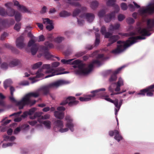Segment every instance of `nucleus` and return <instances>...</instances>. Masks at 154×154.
<instances>
[{
    "label": "nucleus",
    "instance_id": "1",
    "mask_svg": "<svg viewBox=\"0 0 154 154\" xmlns=\"http://www.w3.org/2000/svg\"><path fill=\"white\" fill-rule=\"evenodd\" d=\"M154 28V18L149 19L147 21V27L142 28L138 27L136 28V31L130 33L131 35L128 39L126 42L119 41L117 42V48L112 51V52L115 54L120 53L126 50L128 47L137 42L138 40L144 39L145 36H149L151 33L149 32Z\"/></svg>",
    "mask_w": 154,
    "mask_h": 154
},
{
    "label": "nucleus",
    "instance_id": "2",
    "mask_svg": "<svg viewBox=\"0 0 154 154\" xmlns=\"http://www.w3.org/2000/svg\"><path fill=\"white\" fill-rule=\"evenodd\" d=\"M105 59L103 54H99L97 57L96 59L93 60L89 64L81 63L79 60H75L71 63L73 59L68 60L63 59L61 60V61L63 64L73 65L72 67L74 68V72L76 74L79 75H85L88 74L92 71L94 65L99 66L102 65Z\"/></svg>",
    "mask_w": 154,
    "mask_h": 154
},
{
    "label": "nucleus",
    "instance_id": "3",
    "mask_svg": "<svg viewBox=\"0 0 154 154\" xmlns=\"http://www.w3.org/2000/svg\"><path fill=\"white\" fill-rule=\"evenodd\" d=\"M60 63L59 62H55L52 63L51 65L50 64H45L43 65L42 68L39 69L36 73L32 72L31 70L29 71V74L34 75L36 74V76L29 78L30 80L31 83H34L38 81L37 78L42 77L44 75V73L48 75L45 77V78H48L55 75H61L67 73V72H59L57 71V70L54 68H56L59 66Z\"/></svg>",
    "mask_w": 154,
    "mask_h": 154
},
{
    "label": "nucleus",
    "instance_id": "4",
    "mask_svg": "<svg viewBox=\"0 0 154 154\" xmlns=\"http://www.w3.org/2000/svg\"><path fill=\"white\" fill-rule=\"evenodd\" d=\"M106 90V89L105 88H103L92 91H91V93L92 95H87L83 97H80L79 100L81 101H88L91 100V98L94 97L98 96V97L104 99L107 101L114 104L115 107V114L117 116L122 105L123 100H121L119 102V100L117 99H115L114 100H112L108 96L105 95L106 93L103 92L105 91Z\"/></svg>",
    "mask_w": 154,
    "mask_h": 154
},
{
    "label": "nucleus",
    "instance_id": "5",
    "mask_svg": "<svg viewBox=\"0 0 154 154\" xmlns=\"http://www.w3.org/2000/svg\"><path fill=\"white\" fill-rule=\"evenodd\" d=\"M66 121L65 125L63 121L58 120L54 123V129L56 131L61 133H65L68 131L69 129L72 132L74 131V124L73 122V119L69 116H67L65 118Z\"/></svg>",
    "mask_w": 154,
    "mask_h": 154
},
{
    "label": "nucleus",
    "instance_id": "6",
    "mask_svg": "<svg viewBox=\"0 0 154 154\" xmlns=\"http://www.w3.org/2000/svg\"><path fill=\"white\" fill-rule=\"evenodd\" d=\"M41 95V91L39 89L35 92L29 93L25 95L19 101H17L13 97L11 98L15 102L17 103L19 109H23L26 105L32 106L35 103L36 101L31 100V98L32 97H36Z\"/></svg>",
    "mask_w": 154,
    "mask_h": 154
},
{
    "label": "nucleus",
    "instance_id": "7",
    "mask_svg": "<svg viewBox=\"0 0 154 154\" xmlns=\"http://www.w3.org/2000/svg\"><path fill=\"white\" fill-rule=\"evenodd\" d=\"M68 83V82L65 80H59L42 87L39 90L41 91V94L43 93L45 94H47L49 93L50 88H57L59 86Z\"/></svg>",
    "mask_w": 154,
    "mask_h": 154
},
{
    "label": "nucleus",
    "instance_id": "8",
    "mask_svg": "<svg viewBox=\"0 0 154 154\" xmlns=\"http://www.w3.org/2000/svg\"><path fill=\"white\" fill-rule=\"evenodd\" d=\"M28 36L31 39L28 42V47H31V52L32 55H34L36 53L38 48V46L35 43L37 40V38L34 37L30 32L28 33Z\"/></svg>",
    "mask_w": 154,
    "mask_h": 154
},
{
    "label": "nucleus",
    "instance_id": "9",
    "mask_svg": "<svg viewBox=\"0 0 154 154\" xmlns=\"http://www.w3.org/2000/svg\"><path fill=\"white\" fill-rule=\"evenodd\" d=\"M80 18H77L78 22L79 25L80 26H82L84 23V21L81 19H86L88 21L89 23L92 22L94 18V16L92 13H86L80 16Z\"/></svg>",
    "mask_w": 154,
    "mask_h": 154
},
{
    "label": "nucleus",
    "instance_id": "10",
    "mask_svg": "<svg viewBox=\"0 0 154 154\" xmlns=\"http://www.w3.org/2000/svg\"><path fill=\"white\" fill-rule=\"evenodd\" d=\"M78 101L75 100L74 97L69 96L66 99L60 103L61 105H64L67 103H68L69 106H72L77 104Z\"/></svg>",
    "mask_w": 154,
    "mask_h": 154
},
{
    "label": "nucleus",
    "instance_id": "11",
    "mask_svg": "<svg viewBox=\"0 0 154 154\" xmlns=\"http://www.w3.org/2000/svg\"><path fill=\"white\" fill-rule=\"evenodd\" d=\"M57 111L54 112V116L58 119H63L64 116L63 111L65 110V108L63 106H60L57 107Z\"/></svg>",
    "mask_w": 154,
    "mask_h": 154
},
{
    "label": "nucleus",
    "instance_id": "12",
    "mask_svg": "<svg viewBox=\"0 0 154 154\" xmlns=\"http://www.w3.org/2000/svg\"><path fill=\"white\" fill-rule=\"evenodd\" d=\"M154 12V3L150 2L146 6H144V17L148 14Z\"/></svg>",
    "mask_w": 154,
    "mask_h": 154
},
{
    "label": "nucleus",
    "instance_id": "13",
    "mask_svg": "<svg viewBox=\"0 0 154 154\" xmlns=\"http://www.w3.org/2000/svg\"><path fill=\"white\" fill-rule=\"evenodd\" d=\"M3 137L4 140L9 141L10 142L3 143L2 145V147L3 148H5L7 147L11 146L15 144V143L13 142L15 139V137L14 136L10 137L9 136L5 135L3 136Z\"/></svg>",
    "mask_w": 154,
    "mask_h": 154
},
{
    "label": "nucleus",
    "instance_id": "14",
    "mask_svg": "<svg viewBox=\"0 0 154 154\" xmlns=\"http://www.w3.org/2000/svg\"><path fill=\"white\" fill-rule=\"evenodd\" d=\"M16 43L17 47L20 49H22L24 47L25 44L24 43L23 34L21 35L17 39Z\"/></svg>",
    "mask_w": 154,
    "mask_h": 154
},
{
    "label": "nucleus",
    "instance_id": "15",
    "mask_svg": "<svg viewBox=\"0 0 154 154\" xmlns=\"http://www.w3.org/2000/svg\"><path fill=\"white\" fill-rule=\"evenodd\" d=\"M109 134L111 136H113L114 135V139L118 142H119L122 139L119 131L118 130H115L114 131H109Z\"/></svg>",
    "mask_w": 154,
    "mask_h": 154
},
{
    "label": "nucleus",
    "instance_id": "16",
    "mask_svg": "<svg viewBox=\"0 0 154 154\" xmlns=\"http://www.w3.org/2000/svg\"><path fill=\"white\" fill-rule=\"evenodd\" d=\"M154 85H152L146 88L141 90L139 93H137V95H140L142 96H144L145 94L148 91L154 92Z\"/></svg>",
    "mask_w": 154,
    "mask_h": 154
},
{
    "label": "nucleus",
    "instance_id": "17",
    "mask_svg": "<svg viewBox=\"0 0 154 154\" xmlns=\"http://www.w3.org/2000/svg\"><path fill=\"white\" fill-rule=\"evenodd\" d=\"M10 11L12 13H7L6 12L5 9L3 8H0V15L3 17L9 16L12 17L14 15L15 11L14 9H11Z\"/></svg>",
    "mask_w": 154,
    "mask_h": 154
},
{
    "label": "nucleus",
    "instance_id": "18",
    "mask_svg": "<svg viewBox=\"0 0 154 154\" xmlns=\"http://www.w3.org/2000/svg\"><path fill=\"white\" fill-rule=\"evenodd\" d=\"M120 37L118 35H111L109 36V42L107 46H110L111 44L116 42L118 40Z\"/></svg>",
    "mask_w": 154,
    "mask_h": 154
},
{
    "label": "nucleus",
    "instance_id": "19",
    "mask_svg": "<svg viewBox=\"0 0 154 154\" xmlns=\"http://www.w3.org/2000/svg\"><path fill=\"white\" fill-rule=\"evenodd\" d=\"M115 18V12H111L110 13L105 15L104 20L106 23L109 22L112 19Z\"/></svg>",
    "mask_w": 154,
    "mask_h": 154
},
{
    "label": "nucleus",
    "instance_id": "20",
    "mask_svg": "<svg viewBox=\"0 0 154 154\" xmlns=\"http://www.w3.org/2000/svg\"><path fill=\"white\" fill-rule=\"evenodd\" d=\"M38 122L41 124H43L48 129H50L51 127V122L48 120H42L40 119L38 120Z\"/></svg>",
    "mask_w": 154,
    "mask_h": 154
},
{
    "label": "nucleus",
    "instance_id": "21",
    "mask_svg": "<svg viewBox=\"0 0 154 154\" xmlns=\"http://www.w3.org/2000/svg\"><path fill=\"white\" fill-rule=\"evenodd\" d=\"M37 109L34 107L29 110L28 111H26L24 112L21 117L23 118L26 117L28 115H32L35 112L36 110Z\"/></svg>",
    "mask_w": 154,
    "mask_h": 154
},
{
    "label": "nucleus",
    "instance_id": "22",
    "mask_svg": "<svg viewBox=\"0 0 154 154\" xmlns=\"http://www.w3.org/2000/svg\"><path fill=\"white\" fill-rule=\"evenodd\" d=\"M45 46L41 45L40 47L42 51H48V48H52L54 47L53 44L48 41L45 42Z\"/></svg>",
    "mask_w": 154,
    "mask_h": 154
},
{
    "label": "nucleus",
    "instance_id": "23",
    "mask_svg": "<svg viewBox=\"0 0 154 154\" xmlns=\"http://www.w3.org/2000/svg\"><path fill=\"white\" fill-rule=\"evenodd\" d=\"M116 86L115 89V91H119L120 90V87L124 85V81L121 77H119L117 82L116 83Z\"/></svg>",
    "mask_w": 154,
    "mask_h": 154
},
{
    "label": "nucleus",
    "instance_id": "24",
    "mask_svg": "<svg viewBox=\"0 0 154 154\" xmlns=\"http://www.w3.org/2000/svg\"><path fill=\"white\" fill-rule=\"evenodd\" d=\"M116 83H113L112 84L108 87V91L109 92H111V95H113L115 94H121V92H114V91H115V86Z\"/></svg>",
    "mask_w": 154,
    "mask_h": 154
},
{
    "label": "nucleus",
    "instance_id": "25",
    "mask_svg": "<svg viewBox=\"0 0 154 154\" xmlns=\"http://www.w3.org/2000/svg\"><path fill=\"white\" fill-rule=\"evenodd\" d=\"M100 32L102 35H104V37L106 38H109V36L111 35V33L106 32V28L104 26H103L101 27Z\"/></svg>",
    "mask_w": 154,
    "mask_h": 154
},
{
    "label": "nucleus",
    "instance_id": "26",
    "mask_svg": "<svg viewBox=\"0 0 154 154\" xmlns=\"http://www.w3.org/2000/svg\"><path fill=\"white\" fill-rule=\"evenodd\" d=\"M80 0H67V3L70 5L75 7H81V5L79 3L77 2Z\"/></svg>",
    "mask_w": 154,
    "mask_h": 154
},
{
    "label": "nucleus",
    "instance_id": "27",
    "mask_svg": "<svg viewBox=\"0 0 154 154\" xmlns=\"http://www.w3.org/2000/svg\"><path fill=\"white\" fill-rule=\"evenodd\" d=\"M20 63V60L17 59H14L9 63V66L11 67H13L17 66Z\"/></svg>",
    "mask_w": 154,
    "mask_h": 154
},
{
    "label": "nucleus",
    "instance_id": "28",
    "mask_svg": "<svg viewBox=\"0 0 154 154\" xmlns=\"http://www.w3.org/2000/svg\"><path fill=\"white\" fill-rule=\"evenodd\" d=\"M120 26V24L119 23H116L114 25H110L109 26V31H112L118 29Z\"/></svg>",
    "mask_w": 154,
    "mask_h": 154
},
{
    "label": "nucleus",
    "instance_id": "29",
    "mask_svg": "<svg viewBox=\"0 0 154 154\" xmlns=\"http://www.w3.org/2000/svg\"><path fill=\"white\" fill-rule=\"evenodd\" d=\"M43 114L42 112H35L33 116H30V118L31 119H34L37 117H38V120L40 119H41V116H42V115Z\"/></svg>",
    "mask_w": 154,
    "mask_h": 154
},
{
    "label": "nucleus",
    "instance_id": "30",
    "mask_svg": "<svg viewBox=\"0 0 154 154\" xmlns=\"http://www.w3.org/2000/svg\"><path fill=\"white\" fill-rule=\"evenodd\" d=\"M44 53L43 54L45 58L48 59H51L54 57L48 51H43Z\"/></svg>",
    "mask_w": 154,
    "mask_h": 154
},
{
    "label": "nucleus",
    "instance_id": "31",
    "mask_svg": "<svg viewBox=\"0 0 154 154\" xmlns=\"http://www.w3.org/2000/svg\"><path fill=\"white\" fill-rule=\"evenodd\" d=\"M12 83V80L11 79L6 80L4 83V87L6 89L8 87L10 86V85Z\"/></svg>",
    "mask_w": 154,
    "mask_h": 154
},
{
    "label": "nucleus",
    "instance_id": "32",
    "mask_svg": "<svg viewBox=\"0 0 154 154\" xmlns=\"http://www.w3.org/2000/svg\"><path fill=\"white\" fill-rule=\"evenodd\" d=\"M71 15V13L66 11H63L61 12L59 14L60 16L61 17H65L69 16Z\"/></svg>",
    "mask_w": 154,
    "mask_h": 154
},
{
    "label": "nucleus",
    "instance_id": "33",
    "mask_svg": "<svg viewBox=\"0 0 154 154\" xmlns=\"http://www.w3.org/2000/svg\"><path fill=\"white\" fill-rule=\"evenodd\" d=\"M99 5V3L96 1L92 2L90 4V7L92 9H94L97 8Z\"/></svg>",
    "mask_w": 154,
    "mask_h": 154
},
{
    "label": "nucleus",
    "instance_id": "34",
    "mask_svg": "<svg viewBox=\"0 0 154 154\" xmlns=\"http://www.w3.org/2000/svg\"><path fill=\"white\" fill-rule=\"evenodd\" d=\"M10 90L11 91V96L9 97L10 99L12 102L15 103L16 106H18V105H17V103L15 102L14 101L12 100L11 98V97H13L14 98V97L13 96L14 92L15 91L14 88L12 86H10Z\"/></svg>",
    "mask_w": 154,
    "mask_h": 154
},
{
    "label": "nucleus",
    "instance_id": "35",
    "mask_svg": "<svg viewBox=\"0 0 154 154\" xmlns=\"http://www.w3.org/2000/svg\"><path fill=\"white\" fill-rule=\"evenodd\" d=\"M8 23L7 20H1L0 21V24L2 26H0V31L4 27H6V25Z\"/></svg>",
    "mask_w": 154,
    "mask_h": 154
},
{
    "label": "nucleus",
    "instance_id": "36",
    "mask_svg": "<svg viewBox=\"0 0 154 154\" xmlns=\"http://www.w3.org/2000/svg\"><path fill=\"white\" fill-rule=\"evenodd\" d=\"M5 98V97L2 93H0V105L5 106V104L3 100Z\"/></svg>",
    "mask_w": 154,
    "mask_h": 154
},
{
    "label": "nucleus",
    "instance_id": "37",
    "mask_svg": "<svg viewBox=\"0 0 154 154\" xmlns=\"http://www.w3.org/2000/svg\"><path fill=\"white\" fill-rule=\"evenodd\" d=\"M14 14H15V18L16 21L17 22L20 21L21 19V16L19 12L15 11Z\"/></svg>",
    "mask_w": 154,
    "mask_h": 154
},
{
    "label": "nucleus",
    "instance_id": "38",
    "mask_svg": "<svg viewBox=\"0 0 154 154\" xmlns=\"http://www.w3.org/2000/svg\"><path fill=\"white\" fill-rule=\"evenodd\" d=\"M96 40L95 42V45L96 46L98 45L100 43V34L97 33H95Z\"/></svg>",
    "mask_w": 154,
    "mask_h": 154
},
{
    "label": "nucleus",
    "instance_id": "39",
    "mask_svg": "<svg viewBox=\"0 0 154 154\" xmlns=\"http://www.w3.org/2000/svg\"><path fill=\"white\" fill-rule=\"evenodd\" d=\"M42 64V62H38L32 65V69H35L38 68Z\"/></svg>",
    "mask_w": 154,
    "mask_h": 154
},
{
    "label": "nucleus",
    "instance_id": "40",
    "mask_svg": "<svg viewBox=\"0 0 154 154\" xmlns=\"http://www.w3.org/2000/svg\"><path fill=\"white\" fill-rule=\"evenodd\" d=\"M18 9L23 12L29 13V12L26 7L23 5H20Z\"/></svg>",
    "mask_w": 154,
    "mask_h": 154
},
{
    "label": "nucleus",
    "instance_id": "41",
    "mask_svg": "<svg viewBox=\"0 0 154 154\" xmlns=\"http://www.w3.org/2000/svg\"><path fill=\"white\" fill-rule=\"evenodd\" d=\"M43 23L46 25L52 24L53 23V21L48 18L43 19Z\"/></svg>",
    "mask_w": 154,
    "mask_h": 154
},
{
    "label": "nucleus",
    "instance_id": "42",
    "mask_svg": "<svg viewBox=\"0 0 154 154\" xmlns=\"http://www.w3.org/2000/svg\"><path fill=\"white\" fill-rule=\"evenodd\" d=\"M106 11L104 10H102L99 11L98 14V16L100 18L103 17L106 14Z\"/></svg>",
    "mask_w": 154,
    "mask_h": 154
},
{
    "label": "nucleus",
    "instance_id": "43",
    "mask_svg": "<svg viewBox=\"0 0 154 154\" xmlns=\"http://www.w3.org/2000/svg\"><path fill=\"white\" fill-rule=\"evenodd\" d=\"M117 78L116 75L113 74L109 78V81L110 82H115Z\"/></svg>",
    "mask_w": 154,
    "mask_h": 154
},
{
    "label": "nucleus",
    "instance_id": "44",
    "mask_svg": "<svg viewBox=\"0 0 154 154\" xmlns=\"http://www.w3.org/2000/svg\"><path fill=\"white\" fill-rule=\"evenodd\" d=\"M127 66V65H124L121 67L118 68L114 72L113 74H115L116 75L117 74L119 73L121 71V70L123 68H125V67H126Z\"/></svg>",
    "mask_w": 154,
    "mask_h": 154
},
{
    "label": "nucleus",
    "instance_id": "45",
    "mask_svg": "<svg viewBox=\"0 0 154 154\" xmlns=\"http://www.w3.org/2000/svg\"><path fill=\"white\" fill-rule=\"evenodd\" d=\"M127 66V65H124L121 67L118 68L114 72L113 74H115L116 75L117 74L119 73L121 71V70L123 68H125V67H126Z\"/></svg>",
    "mask_w": 154,
    "mask_h": 154
},
{
    "label": "nucleus",
    "instance_id": "46",
    "mask_svg": "<svg viewBox=\"0 0 154 154\" xmlns=\"http://www.w3.org/2000/svg\"><path fill=\"white\" fill-rule=\"evenodd\" d=\"M21 23H16L14 27V29L17 31H19L21 28Z\"/></svg>",
    "mask_w": 154,
    "mask_h": 154
},
{
    "label": "nucleus",
    "instance_id": "47",
    "mask_svg": "<svg viewBox=\"0 0 154 154\" xmlns=\"http://www.w3.org/2000/svg\"><path fill=\"white\" fill-rule=\"evenodd\" d=\"M64 39V38L63 37L59 36L55 38L54 41L55 42L59 43L61 42Z\"/></svg>",
    "mask_w": 154,
    "mask_h": 154
},
{
    "label": "nucleus",
    "instance_id": "48",
    "mask_svg": "<svg viewBox=\"0 0 154 154\" xmlns=\"http://www.w3.org/2000/svg\"><path fill=\"white\" fill-rule=\"evenodd\" d=\"M116 0H108L106 3L107 6H112L115 5V2Z\"/></svg>",
    "mask_w": 154,
    "mask_h": 154
},
{
    "label": "nucleus",
    "instance_id": "49",
    "mask_svg": "<svg viewBox=\"0 0 154 154\" xmlns=\"http://www.w3.org/2000/svg\"><path fill=\"white\" fill-rule=\"evenodd\" d=\"M81 10L76 8L73 11L72 13V15L73 17L77 16L81 12Z\"/></svg>",
    "mask_w": 154,
    "mask_h": 154
},
{
    "label": "nucleus",
    "instance_id": "50",
    "mask_svg": "<svg viewBox=\"0 0 154 154\" xmlns=\"http://www.w3.org/2000/svg\"><path fill=\"white\" fill-rule=\"evenodd\" d=\"M126 22L129 24H132L134 22L135 20L132 18L129 17L126 19Z\"/></svg>",
    "mask_w": 154,
    "mask_h": 154
},
{
    "label": "nucleus",
    "instance_id": "51",
    "mask_svg": "<svg viewBox=\"0 0 154 154\" xmlns=\"http://www.w3.org/2000/svg\"><path fill=\"white\" fill-rule=\"evenodd\" d=\"M125 18V16L122 14H119L118 16V19L119 21H122Z\"/></svg>",
    "mask_w": 154,
    "mask_h": 154
},
{
    "label": "nucleus",
    "instance_id": "52",
    "mask_svg": "<svg viewBox=\"0 0 154 154\" xmlns=\"http://www.w3.org/2000/svg\"><path fill=\"white\" fill-rule=\"evenodd\" d=\"M121 7L122 10L124 11L126 10L128 8V6L125 3H122L121 5Z\"/></svg>",
    "mask_w": 154,
    "mask_h": 154
},
{
    "label": "nucleus",
    "instance_id": "53",
    "mask_svg": "<svg viewBox=\"0 0 154 154\" xmlns=\"http://www.w3.org/2000/svg\"><path fill=\"white\" fill-rule=\"evenodd\" d=\"M8 66V64L6 63H2L0 66L1 68L3 69H7Z\"/></svg>",
    "mask_w": 154,
    "mask_h": 154
},
{
    "label": "nucleus",
    "instance_id": "54",
    "mask_svg": "<svg viewBox=\"0 0 154 154\" xmlns=\"http://www.w3.org/2000/svg\"><path fill=\"white\" fill-rule=\"evenodd\" d=\"M5 46L6 47V48H10V49L13 52H15V51H17V50L14 48V47H13L12 46H11L9 44H6L5 45Z\"/></svg>",
    "mask_w": 154,
    "mask_h": 154
},
{
    "label": "nucleus",
    "instance_id": "55",
    "mask_svg": "<svg viewBox=\"0 0 154 154\" xmlns=\"http://www.w3.org/2000/svg\"><path fill=\"white\" fill-rule=\"evenodd\" d=\"M114 9L115 10L113 11L112 12H115V14L116 13H117L119 12L120 10V8L119 6L117 5H115L114 6Z\"/></svg>",
    "mask_w": 154,
    "mask_h": 154
},
{
    "label": "nucleus",
    "instance_id": "56",
    "mask_svg": "<svg viewBox=\"0 0 154 154\" xmlns=\"http://www.w3.org/2000/svg\"><path fill=\"white\" fill-rule=\"evenodd\" d=\"M5 6L8 9H11V8L13 7V3L11 2H9L6 3L5 5Z\"/></svg>",
    "mask_w": 154,
    "mask_h": 154
},
{
    "label": "nucleus",
    "instance_id": "57",
    "mask_svg": "<svg viewBox=\"0 0 154 154\" xmlns=\"http://www.w3.org/2000/svg\"><path fill=\"white\" fill-rule=\"evenodd\" d=\"M50 115L49 114H45L41 116V119L42 120L47 119H49Z\"/></svg>",
    "mask_w": 154,
    "mask_h": 154
},
{
    "label": "nucleus",
    "instance_id": "58",
    "mask_svg": "<svg viewBox=\"0 0 154 154\" xmlns=\"http://www.w3.org/2000/svg\"><path fill=\"white\" fill-rule=\"evenodd\" d=\"M54 28L53 25V23L52 24H50L47 25L46 26V29L49 31H51Z\"/></svg>",
    "mask_w": 154,
    "mask_h": 154
},
{
    "label": "nucleus",
    "instance_id": "59",
    "mask_svg": "<svg viewBox=\"0 0 154 154\" xmlns=\"http://www.w3.org/2000/svg\"><path fill=\"white\" fill-rule=\"evenodd\" d=\"M45 40V38L43 35H41L38 36V42H42L44 41Z\"/></svg>",
    "mask_w": 154,
    "mask_h": 154
},
{
    "label": "nucleus",
    "instance_id": "60",
    "mask_svg": "<svg viewBox=\"0 0 154 154\" xmlns=\"http://www.w3.org/2000/svg\"><path fill=\"white\" fill-rule=\"evenodd\" d=\"M29 83L27 81H25L22 82L20 83V85L23 86H26L29 85Z\"/></svg>",
    "mask_w": 154,
    "mask_h": 154
},
{
    "label": "nucleus",
    "instance_id": "61",
    "mask_svg": "<svg viewBox=\"0 0 154 154\" xmlns=\"http://www.w3.org/2000/svg\"><path fill=\"white\" fill-rule=\"evenodd\" d=\"M37 121L36 120H32L29 122V124L32 126H34L37 123Z\"/></svg>",
    "mask_w": 154,
    "mask_h": 154
},
{
    "label": "nucleus",
    "instance_id": "62",
    "mask_svg": "<svg viewBox=\"0 0 154 154\" xmlns=\"http://www.w3.org/2000/svg\"><path fill=\"white\" fill-rule=\"evenodd\" d=\"M13 2L14 4V5L15 6H16L17 7L18 9L21 5L19 4V2L18 1H16V0H14L13 1Z\"/></svg>",
    "mask_w": 154,
    "mask_h": 154
},
{
    "label": "nucleus",
    "instance_id": "63",
    "mask_svg": "<svg viewBox=\"0 0 154 154\" xmlns=\"http://www.w3.org/2000/svg\"><path fill=\"white\" fill-rule=\"evenodd\" d=\"M8 35V34L7 33L4 32L3 33L1 36V39L2 40H3Z\"/></svg>",
    "mask_w": 154,
    "mask_h": 154
},
{
    "label": "nucleus",
    "instance_id": "64",
    "mask_svg": "<svg viewBox=\"0 0 154 154\" xmlns=\"http://www.w3.org/2000/svg\"><path fill=\"white\" fill-rule=\"evenodd\" d=\"M128 6L129 7V9L130 11H134L135 8L132 5L129 4L128 5Z\"/></svg>",
    "mask_w": 154,
    "mask_h": 154
}]
</instances>
